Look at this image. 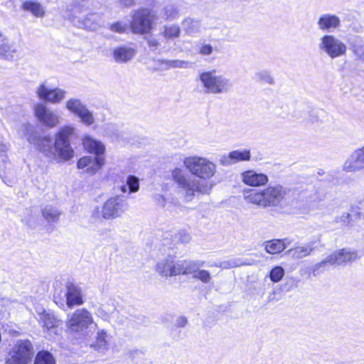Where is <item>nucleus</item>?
<instances>
[{"label":"nucleus","mask_w":364,"mask_h":364,"mask_svg":"<svg viewBox=\"0 0 364 364\" xmlns=\"http://www.w3.org/2000/svg\"><path fill=\"white\" fill-rule=\"evenodd\" d=\"M20 132L30 144H33L36 149L50 159L68 161L74 156L70 140L77 137V132L72 125L61 127L55 134L54 142L49 135H39L30 124H23Z\"/></svg>","instance_id":"1"},{"label":"nucleus","mask_w":364,"mask_h":364,"mask_svg":"<svg viewBox=\"0 0 364 364\" xmlns=\"http://www.w3.org/2000/svg\"><path fill=\"white\" fill-rule=\"evenodd\" d=\"M289 191V190L282 185H277L269 186L261 191L245 190L244 193L245 199L250 203L266 208L282 207Z\"/></svg>","instance_id":"2"},{"label":"nucleus","mask_w":364,"mask_h":364,"mask_svg":"<svg viewBox=\"0 0 364 364\" xmlns=\"http://www.w3.org/2000/svg\"><path fill=\"white\" fill-rule=\"evenodd\" d=\"M171 176L178 186V193L182 194L188 202L191 201L198 194H209L213 186L206 181L191 178L178 168L173 170Z\"/></svg>","instance_id":"3"},{"label":"nucleus","mask_w":364,"mask_h":364,"mask_svg":"<svg viewBox=\"0 0 364 364\" xmlns=\"http://www.w3.org/2000/svg\"><path fill=\"white\" fill-rule=\"evenodd\" d=\"M130 21L131 33L133 34L146 35L153 28L157 19L156 13L148 8H140L132 11Z\"/></svg>","instance_id":"4"},{"label":"nucleus","mask_w":364,"mask_h":364,"mask_svg":"<svg viewBox=\"0 0 364 364\" xmlns=\"http://www.w3.org/2000/svg\"><path fill=\"white\" fill-rule=\"evenodd\" d=\"M199 80L203 85L205 93L225 94L232 89V81L223 75H216L215 70L200 73Z\"/></svg>","instance_id":"5"},{"label":"nucleus","mask_w":364,"mask_h":364,"mask_svg":"<svg viewBox=\"0 0 364 364\" xmlns=\"http://www.w3.org/2000/svg\"><path fill=\"white\" fill-rule=\"evenodd\" d=\"M183 164L191 174L203 180L210 178L216 171L215 165L202 157H186Z\"/></svg>","instance_id":"6"},{"label":"nucleus","mask_w":364,"mask_h":364,"mask_svg":"<svg viewBox=\"0 0 364 364\" xmlns=\"http://www.w3.org/2000/svg\"><path fill=\"white\" fill-rule=\"evenodd\" d=\"M33 348L28 340L18 341L10 351L7 364H28L32 360Z\"/></svg>","instance_id":"7"},{"label":"nucleus","mask_w":364,"mask_h":364,"mask_svg":"<svg viewBox=\"0 0 364 364\" xmlns=\"http://www.w3.org/2000/svg\"><path fill=\"white\" fill-rule=\"evenodd\" d=\"M318 48L332 59L345 55L347 50L343 42L330 34H325L320 38Z\"/></svg>","instance_id":"8"},{"label":"nucleus","mask_w":364,"mask_h":364,"mask_svg":"<svg viewBox=\"0 0 364 364\" xmlns=\"http://www.w3.org/2000/svg\"><path fill=\"white\" fill-rule=\"evenodd\" d=\"M127 209L128 203L123 196L112 197L104 203L102 217L105 220L114 219L121 216Z\"/></svg>","instance_id":"9"},{"label":"nucleus","mask_w":364,"mask_h":364,"mask_svg":"<svg viewBox=\"0 0 364 364\" xmlns=\"http://www.w3.org/2000/svg\"><path fill=\"white\" fill-rule=\"evenodd\" d=\"M21 45L11 41L9 37L0 30V58L10 62L17 60L21 56Z\"/></svg>","instance_id":"10"},{"label":"nucleus","mask_w":364,"mask_h":364,"mask_svg":"<svg viewBox=\"0 0 364 364\" xmlns=\"http://www.w3.org/2000/svg\"><path fill=\"white\" fill-rule=\"evenodd\" d=\"M33 110L36 117L46 127H55L60 122V116L54 110L48 108L45 104L41 102L35 104Z\"/></svg>","instance_id":"11"},{"label":"nucleus","mask_w":364,"mask_h":364,"mask_svg":"<svg viewBox=\"0 0 364 364\" xmlns=\"http://www.w3.org/2000/svg\"><path fill=\"white\" fill-rule=\"evenodd\" d=\"M90 322V313L85 309H80L70 316L67 326L70 331L77 332L87 328Z\"/></svg>","instance_id":"12"},{"label":"nucleus","mask_w":364,"mask_h":364,"mask_svg":"<svg viewBox=\"0 0 364 364\" xmlns=\"http://www.w3.org/2000/svg\"><path fill=\"white\" fill-rule=\"evenodd\" d=\"M36 93L40 100L53 104H58L65 99L67 92L60 88L49 89L44 83H42L36 87Z\"/></svg>","instance_id":"13"},{"label":"nucleus","mask_w":364,"mask_h":364,"mask_svg":"<svg viewBox=\"0 0 364 364\" xmlns=\"http://www.w3.org/2000/svg\"><path fill=\"white\" fill-rule=\"evenodd\" d=\"M358 258L357 251L351 250L349 248L336 250L328 256L330 265H342L354 262Z\"/></svg>","instance_id":"14"},{"label":"nucleus","mask_w":364,"mask_h":364,"mask_svg":"<svg viewBox=\"0 0 364 364\" xmlns=\"http://www.w3.org/2000/svg\"><path fill=\"white\" fill-rule=\"evenodd\" d=\"M66 109L78 116L81 122L87 125L91 124V114L87 108L77 98H70L65 103Z\"/></svg>","instance_id":"15"},{"label":"nucleus","mask_w":364,"mask_h":364,"mask_svg":"<svg viewBox=\"0 0 364 364\" xmlns=\"http://www.w3.org/2000/svg\"><path fill=\"white\" fill-rule=\"evenodd\" d=\"M105 145L92 138V175L98 172L105 164Z\"/></svg>","instance_id":"16"},{"label":"nucleus","mask_w":364,"mask_h":364,"mask_svg":"<svg viewBox=\"0 0 364 364\" xmlns=\"http://www.w3.org/2000/svg\"><path fill=\"white\" fill-rule=\"evenodd\" d=\"M364 169V146L355 150L345 161L343 170L355 172Z\"/></svg>","instance_id":"17"},{"label":"nucleus","mask_w":364,"mask_h":364,"mask_svg":"<svg viewBox=\"0 0 364 364\" xmlns=\"http://www.w3.org/2000/svg\"><path fill=\"white\" fill-rule=\"evenodd\" d=\"M318 28L326 33H332L341 26V19L336 14H323L317 21Z\"/></svg>","instance_id":"18"},{"label":"nucleus","mask_w":364,"mask_h":364,"mask_svg":"<svg viewBox=\"0 0 364 364\" xmlns=\"http://www.w3.org/2000/svg\"><path fill=\"white\" fill-rule=\"evenodd\" d=\"M250 159L251 153L249 149H237L229 152L227 155H223L220 163L224 166H229L240 161H250Z\"/></svg>","instance_id":"19"},{"label":"nucleus","mask_w":364,"mask_h":364,"mask_svg":"<svg viewBox=\"0 0 364 364\" xmlns=\"http://www.w3.org/2000/svg\"><path fill=\"white\" fill-rule=\"evenodd\" d=\"M156 270L162 277L178 275V264L174 261L173 257L168 255L156 264Z\"/></svg>","instance_id":"20"},{"label":"nucleus","mask_w":364,"mask_h":364,"mask_svg":"<svg viewBox=\"0 0 364 364\" xmlns=\"http://www.w3.org/2000/svg\"><path fill=\"white\" fill-rule=\"evenodd\" d=\"M242 182L250 186H261L267 183L268 176L262 173H257L254 170H247L242 173Z\"/></svg>","instance_id":"21"},{"label":"nucleus","mask_w":364,"mask_h":364,"mask_svg":"<svg viewBox=\"0 0 364 364\" xmlns=\"http://www.w3.org/2000/svg\"><path fill=\"white\" fill-rule=\"evenodd\" d=\"M89 1L82 0L75 5V13L78 14V26L89 30L91 26V20L87 16L89 12Z\"/></svg>","instance_id":"22"},{"label":"nucleus","mask_w":364,"mask_h":364,"mask_svg":"<svg viewBox=\"0 0 364 364\" xmlns=\"http://www.w3.org/2000/svg\"><path fill=\"white\" fill-rule=\"evenodd\" d=\"M136 55L134 48L124 45L114 48L113 58L117 63H125L130 61Z\"/></svg>","instance_id":"23"},{"label":"nucleus","mask_w":364,"mask_h":364,"mask_svg":"<svg viewBox=\"0 0 364 364\" xmlns=\"http://www.w3.org/2000/svg\"><path fill=\"white\" fill-rule=\"evenodd\" d=\"M65 296L67 305L70 308L83 303L81 290L73 284L67 286Z\"/></svg>","instance_id":"24"},{"label":"nucleus","mask_w":364,"mask_h":364,"mask_svg":"<svg viewBox=\"0 0 364 364\" xmlns=\"http://www.w3.org/2000/svg\"><path fill=\"white\" fill-rule=\"evenodd\" d=\"M178 272L179 274H195V273L200 269L203 267L205 264V262L200 260H182L178 261Z\"/></svg>","instance_id":"25"},{"label":"nucleus","mask_w":364,"mask_h":364,"mask_svg":"<svg viewBox=\"0 0 364 364\" xmlns=\"http://www.w3.org/2000/svg\"><path fill=\"white\" fill-rule=\"evenodd\" d=\"M110 336L105 330L97 332L95 343H92V349L100 353H105L109 348Z\"/></svg>","instance_id":"26"},{"label":"nucleus","mask_w":364,"mask_h":364,"mask_svg":"<svg viewBox=\"0 0 364 364\" xmlns=\"http://www.w3.org/2000/svg\"><path fill=\"white\" fill-rule=\"evenodd\" d=\"M39 316V323L48 330L54 328L59 325L60 321L55 317L53 313L45 310L37 311Z\"/></svg>","instance_id":"27"},{"label":"nucleus","mask_w":364,"mask_h":364,"mask_svg":"<svg viewBox=\"0 0 364 364\" xmlns=\"http://www.w3.org/2000/svg\"><path fill=\"white\" fill-rule=\"evenodd\" d=\"M317 241H311L305 246H298L295 248L291 249L288 251L294 258L301 259L304 257L309 255L317 248Z\"/></svg>","instance_id":"28"},{"label":"nucleus","mask_w":364,"mask_h":364,"mask_svg":"<svg viewBox=\"0 0 364 364\" xmlns=\"http://www.w3.org/2000/svg\"><path fill=\"white\" fill-rule=\"evenodd\" d=\"M21 9L36 18H43L46 14L44 7L36 1H25L22 4Z\"/></svg>","instance_id":"29"},{"label":"nucleus","mask_w":364,"mask_h":364,"mask_svg":"<svg viewBox=\"0 0 364 364\" xmlns=\"http://www.w3.org/2000/svg\"><path fill=\"white\" fill-rule=\"evenodd\" d=\"M286 241L287 239H274L266 241L264 242L265 250L272 255L280 253L287 247Z\"/></svg>","instance_id":"30"},{"label":"nucleus","mask_w":364,"mask_h":364,"mask_svg":"<svg viewBox=\"0 0 364 364\" xmlns=\"http://www.w3.org/2000/svg\"><path fill=\"white\" fill-rule=\"evenodd\" d=\"M182 27L187 34L194 35L200 31L201 24L198 20L187 18L183 21Z\"/></svg>","instance_id":"31"},{"label":"nucleus","mask_w":364,"mask_h":364,"mask_svg":"<svg viewBox=\"0 0 364 364\" xmlns=\"http://www.w3.org/2000/svg\"><path fill=\"white\" fill-rule=\"evenodd\" d=\"M139 188V179L135 176H129L126 180V184L120 186L122 193L129 190V193L137 192Z\"/></svg>","instance_id":"32"},{"label":"nucleus","mask_w":364,"mask_h":364,"mask_svg":"<svg viewBox=\"0 0 364 364\" xmlns=\"http://www.w3.org/2000/svg\"><path fill=\"white\" fill-rule=\"evenodd\" d=\"M34 364H55V360L48 351H39L34 360Z\"/></svg>","instance_id":"33"},{"label":"nucleus","mask_w":364,"mask_h":364,"mask_svg":"<svg viewBox=\"0 0 364 364\" xmlns=\"http://www.w3.org/2000/svg\"><path fill=\"white\" fill-rule=\"evenodd\" d=\"M42 214L48 222L54 223L58 221L60 212L55 208L47 206L43 209Z\"/></svg>","instance_id":"34"},{"label":"nucleus","mask_w":364,"mask_h":364,"mask_svg":"<svg viewBox=\"0 0 364 364\" xmlns=\"http://www.w3.org/2000/svg\"><path fill=\"white\" fill-rule=\"evenodd\" d=\"M109 28L112 32L118 33H129L131 32L130 23L122 21H118L110 24Z\"/></svg>","instance_id":"35"},{"label":"nucleus","mask_w":364,"mask_h":364,"mask_svg":"<svg viewBox=\"0 0 364 364\" xmlns=\"http://www.w3.org/2000/svg\"><path fill=\"white\" fill-rule=\"evenodd\" d=\"M159 62L160 64H165L168 68H186L190 67L192 63L186 61V60H159Z\"/></svg>","instance_id":"36"},{"label":"nucleus","mask_w":364,"mask_h":364,"mask_svg":"<svg viewBox=\"0 0 364 364\" xmlns=\"http://www.w3.org/2000/svg\"><path fill=\"white\" fill-rule=\"evenodd\" d=\"M284 273V269L282 267L275 266L270 270L269 277L272 282L277 283L282 279Z\"/></svg>","instance_id":"37"},{"label":"nucleus","mask_w":364,"mask_h":364,"mask_svg":"<svg viewBox=\"0 0 364 364\" xmlns=\"http://www.w3.org/2000/svg\"><path fill=\"white\" fill-rule=\"evenodd\" d=\"M193 278L198 279L203 283L207 284L210 282L211 275L208 270L198 269L195 274H193Z\"/></svg>","instance_id":"38"},{"label":"nucleus","mask_w":364,"mask_h":364,"mask_svg":"<svg viewBox=\"0 0 364 364\" xmlns=\"http://www.w3.org/2000/svg\"><path fill=\"white\" fill-rule=\"evenodd\" d=\"M181 30L178 26L172 25L165 27L164 36L167 38H177L179 36Z\"/></svg>","instance_id":"39"},{"label":"nucleus","mask_w":364,"mask_h":364,"mask_svg":"<svg viewBox=\"0 0 364 364\" xmlns=\"http://www.w3.org/2000/svg\"><path fill=\"white\" fill-rule=\"evenodd\" d=\"M300 193V197L301 199L305 200L307 203L316 201V200H321V198H319L318 196L316 195V193H314V190L309 191L306 189L301 191Z\"/></svg>","instance_id":"40"},{"label":"nucleus","mask_w":364,"mask_h":364,"mask_svg":"<svg viewBox=\"0 0 364 364\" xmlns=\"http://www.w3.org/2000/svg\"><path fill=\"white\" fill-rule=\"evenodd\" d=\"M329 261L328 259V256L322 260L321 262L317 263L314 265L312 269V274L316 277L318 274H320L323 270L327 267L329 266Z\"/></svg>","instance_id":"41"},{"label":"nucleus","mask_w":364,"mask_h":364,"mask_svg":"<svg viewBox=\"0 0 364 364\" xmlns=\"http://www.w3.org/2000/svg\"><path fill=\"white\" fill-rule=\"evenodd\" d=\"M191 239V235L185 230H180L174 235V240L183 244L188 243Z\"/></svg>","instance_id":"42"},{"label":"nucleus","mask_w":364,"mask_h":364,"mask_svg":"<svg viewBox=\"0 0 364 364\" xmlns=\"http://www.w3.org/2000/svg\"><path fill=\"white\" fill-rule=\"evenodd\" d=\"M256 75L260 82H266L269 85H272L274 83V79L270 75V74L268 71L263 70V71L259 72L256 74Z\"/></svg>","instance_id":"43"},{"label":"nucleus","mask_w":364,"mask_h":364,"mask_svg":"<svg viewBox=\"0 0 364 364\" xmlns=\"http://www.w3.org/2000/svg\"><path fill=\"white\" fill-rule=\"evenodd\" d=\"M153 200L156 205L160 208H164L167 201V199L164 195L156 193L153 196Z\"/></svg>","instance_id":"44"},{"label":"nucleus","mask_w":364,"mask_h":364,"mask_svg":"<svg viewBox=\"0 0 364 364\" xmlns=\"http://www.w3.org/2000/svg\"><path fill=\"white\" fill-rule=\"evenodd\" d=\"M144 39L146 41L149 47L152 50H156L159 46V41L152 35L145 36Z\"/></svg>","instance_id":"45"},{"label":"nucleus","mask_w":364,"mask_h":364,"mask_svg":"<svg viewBox=\"0 0 364 364\" xmlns=\"http://www.w3.org/2000/svg\"><path fill=\"white\" fill-rule=\"evenodd\" d=\"M91 163V157L90 156H85L79 159L77 161V167L78 168H85L88 171L90 169V164Z\"/></svg>","instance_id":"46"},{"label":"nucleus","mask_w":364,"mask_h":364,"mask_svg":"<svg viewBox=\"0 0 364 364\" xmlns=\"http://www.w3.org/2000/svg\"><path fill=\"white\" fill-rule=\"evenodd\" d=\"M165 16L167 19L168 18H175L177 15L178 12L176 9L173 6H166L164 9Z\"/></svg>","instance_id":"47"},{"label":"nucleus","mask_w":364,"mask_h":364,"mask_svg":"<svg viewBox=\"0 0 364 364\" xmlns=\"http://www.w3.org/2000/svg\"><path fill=\"white\" fill-rule=\"evenodd\" d=\"M106 132L107 134L110 136H115L116 137H118L119 135V129L117 126L113 124H108L107 125Z\"/></svg>","instance_id":"48"},{"label":"nucleus","mask_w":364,"mask_h":364,"mask_svg":"<svg viewBox=\"0 0 364 364\" xmlns=\"http://www.w3.org/2000/svg\"><path fill=\"white\" fill-rule=\"evenodd\" d=\"M213 46L210 44H203L199 50V53L203 55H208L213 53Z\"/></svg>","instance_id":"49"},{"label":"nucleus","mask_w":364,"mask_h":364,"mask_svg":"<svg viewBox=\"0 0 364 364\" xmlns=\"http://www.w3.org/2000/svg\"><path fill=\"white\" fill-rule=\"evenodd\" d=\"M351 215L348 213H343L341 217H337L335 219L336 223H342L344 225H347L350 223Z\"/></svg>","instance_id":"50"},{"label":"nucleus","mask_w":364,"mask_h":364,"mask_svg":"<svg viewBox=\"0 0 364 364\" xmlns=\"http://www.w3.org/2000/svg\"><path fill=\"white\" fill-rule=\"evenodd\" d=\"M115 310V308L113 306L112 309H109L107 311L103 309H99L96 313L97 315L101 317L104 321H106L109 318V313H111Z\"/></svg>","instance_id":"51"},{"label":"nucleus","mask_w":364,"mask_h":364,"mask_svg":"<svg viewBox=\"0 0 364 364\" xmlns=\"http://www.w3.org/2000/svg\"><path fill=\"white\" fill-rule=\"evenodd\" d=\"M187 323L188 319L183 316H179L175 321V326L178 328L184 327Z\"/></svg>","instance_id":"52"},{"label":"nucleus","mask_w":364,"mask_h":364,"mask_svg":"<svg viewBox=\"0 0 364 364\" xmlns=\"http://www.w3.org/2000/svg\"><path fill=\"white\" fill-rule=\"evenodd\" d=\"M82 144L87 152L91 153V138L90 136L85 137L82 141Z\"/></svg>","instance_id":"53"},{"label":"nucleus","mask_w":364,"mask_h":364,"mask_svg":"<svg viewBox=\"0 0 364 364\" xmlns=\"http://www.w3.org/2000/svg\"><path fill=\"white\" fill-rule=\"evenodd\" d=\"M125 7H129L134 4V0H118Z\"/></svg>","instance_id":"54"},{"label":"nucleus","mask_w":364,"mask_h":364,"mask_svg":"<svg viewBox=\"0 0 364 364\" xmlns=\"http://www.w3.org/2000/svg\"><path fill=\"white\" fill-rule=\"evenodd\" d=\"M276 291L274 290L272 292H271L268 296V301H273L274 300L277 301L279 299L275 298Z\"/></svg>","instance_id":"55"},{"label":"nucleus","mask_w":364,"mask_h":364,"mask_svg":"<svg viewBox=\"0 0 364 364\" xmlns=\"http://www.w3.org/2000/svg\"><path fill=\"white\" fill-rule=\"evenodd\" d=\"M95 115H97V114H95ZM95 117L97 118V119H99L97 116H95L94 115V113L92 112V128L95 127V125H94L95 124Z\"/></svg>","instance_id":"56"},{"label":"nucleus","mask_w":364,"mask_h":364,"mask_svg":"<svg viewBox=\"0 0 364 364\" xmlns=\"http://www.w3.org/2000/svg\"><path fill=\"white\" fill-rule=\"evenodd\" d=\"M139 320H140V321H139V323H145L146 322V319L145 317H142L141 319H140L139 318H138Z\"/></svg>","instance_id":"57"},{"label":"nucleus","mask_w":364,"mask_h":364,"mask_svg":"<svg viewBox=\"0 0 364 364\" xmlns=\"http://www.w3.org/2000/svg\"><path fill=\"white\" fill-rule=\"evenodd\" d=\"M6 149V146L4 144L0 145V151H4Z\"/></svg>","instance_id":"58"},{"label":"nucleus","mask_w":364,"mask_h":364,"mask_svg":"<svg viewBox=\"0 0 364 364\" xmlns=\"http://www.w3.org/2000/svg\"><path fill=\"white\" fill-rule=\"evenodd\" d=\"M228 38L229 41H235V38L231 37V36L230 34L228 35Z\"/></svg>","instance_id":"59"},{"label":"nucleus","mask_w":364,"mask_h":364,"mask_svg":"<svg viewBox=\"0 0 364 364\" xmlns=\"http://www.w3.org/2000/svg\"><path fill=\"white\" fill-rule=\"evenodd\" d=\"M95 210H97V212H99V208H95Z\"/></svg>","instance_id":"60"}]
</instances>
